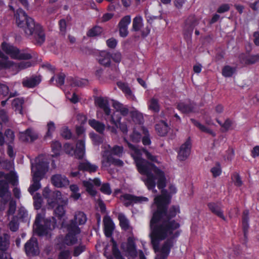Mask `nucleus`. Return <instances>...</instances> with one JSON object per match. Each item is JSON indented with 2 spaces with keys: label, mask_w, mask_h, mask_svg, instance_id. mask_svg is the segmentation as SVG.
I'll return each mask as SVG.
<instances>
[{
  "label": "nucleus",
  "mask_w": 259,
  "mask_h": 259,
  "mask_svg": "<svg viewBox=\"0 0 259 259\" xmlns=\"http://www.w3.org/2000/svg\"><path fill=\"white\" fill-rule=\"evenodd\" d=\"M102 32V28L100 27L97 26L90 29L88 32V35L91 37H94L99 35Z\"/></svg>",
  "instance_id": "obj_48"
},
{
  "label": "nucleus",
  "mask_w": 259,
  "mask_h": 259,
  "mask_svg": "<svg viewBox=\"0 0 259 259\" xmlns=\"http://www.w3.org/2000/svg\"><path fill=\"white\" fill-rule=\"evenodd\" d=\"M248 211H245L243 212V215L242 218V225L243 228L244 233V236H246L249 225L248 224Z\"/></svg>",
  "instance_id": "obj_43"
},
{
  "label": "nucleus",
  "mask_w": 259,
  "mask_h": 259,
  "mask_svg": "<svg viewBox=\"0 0 259 259\" xmlns=\"http://www.w3.org/2000/svg\"><path fill=\"white\" fill-rule=\"evenodd\" d=\"M10 229L13 232L17 230L18 229V223L17 218L16 217H13L12 220L9 224Z\"/></svg>",
  "instance_id": "obj_49"
},
{
  "label": "nucleus",
  "mask_w": 259,
  "mask_h": 259,
  "mask_svg": "<svg viewBox=\"0 0 259 259\" xmlns=\"http://www.w3.org/2000/svg\"><path fill=\"white\" fill-rule=\"evenodd\" d=\"M127 143L138 171L144 176L142 178V180L148 189L152 190L154 193H156V184L159 189H163L166 186V178L164 172L141 156L142 153H144L147 158L152 162L157 161L156 157L144 149L140 150L131 143Z\"/></svg>",
  "instance_id": "obj_2"
},
{
  "label": "nucleus",
  "mask_w": 259,
  "mask_h": 259,
  "mask_svg": "<svg viewBox=\"0 0 259 259\" xmlns=\"http://www.w3.org/2000/svg\"><path fill=\"white\" fill-rule=\"evenodd\" d=\"M18 179L16 174L11 171L8 174L0 172V197L7 196L10 197V193L9 191L8 182L15 185L17 183Z\"/></svg>",
  "instance_id": "obj_8"
},
{
  "label": "nucleus",
  "mask_w": 259,
  "mask_h": 259,
  "mask_svg": "<svg viewBox=\"0 0 259 259\" xmlns=\"http://www.w3.org/2000/svg\"><path fill=\"white\" fill-rule=\"evenodd\" d=\"M40 78L39 76H35L29 78L24 79L22 84L27 88H33L37 85L40 82Z\"/></svg>",
  "instance_id": "obj_31"
},
{
  "label": "nucleus",
  "mask_w": 259,
  "mask_h": 259,
  "mask_svg": "<svg viewBox=\"0 0 259 259\" xmlns=\"http://www.w3.org/2000/svg\"><path fill=\"white\" fill-rule=\"evenodd\" d=\"M243 55L240 56V59L242 63L246 64H252L256 63L259 61V55H254L248 56L244 59L242 58Z\"/></svg>",
  "instance_id": "obj_37"
},
{
  "label": "nucleus",
  "mask_w": 259,
  "mask_h": 259,
  "mask_svg": "<svg viewBox=\"0 0 259 259\" xmlns=\"http://www.w3.org/2000/svg\"><path fill=\"white\" fill-rule=\"evenodd\" d=\"M61 135L66 139H70L71 137V133L67 127L63 128Z\"/></svg>",
  "instance_id": "obj_58"
},
{
  "label": "nucleus",
  "mask_w": 259,
  "mask_h": 259,
  "mask_svg": "<svg viewBox=\"0 0 259 259\" xmlns=\"http://www.w3.org/2000/svg\"><path fill=\"white\" fill-rule=\"evenodd\" d=\"M106 44L109 48L114 49L117 45V41L114 38H111L107 40Z\"/></svg>",
  "instance_id": "obj_57"
},
{
  "label": "nucleus",
  "mask_w": 259,
  "mask_h": 259,
  "mask_svg": "<svg viewBox=\"0 0 259 259\" xmlns=\"http://www.w3.org/2000/svg\"><path fill=\"white\" fill-rule=\"evenodd\" d=\"M131 138L134 142H138L140 141L141 135L139 133L134 131L131 136Z\"/></svg>",
  "instance_id": "obj_63"
},
{
  "label": "nucleus",
  "mask_w": 259,
  "mask_h": 259,
  "mask_svg": "<svg viewBox=\"0 0 259 259\" xmlns=\"http://www.w3.org/2000/svg\"><path fill=\"white\" fill-rule=\"evenodd\" d=\"M47 132L45 136V138L50 139L52 136L53 133L55 132L56 129L55 124L53 121H50L47 124Z\"/></svg>",
  "instance_id": "obj_39"
},
{
  "label": "nucleus",
  "mask_w": 259,
  "mask_h": 259,
  "mask_svg": "<svg viewBox=\"0 0 259 259\" xmlns=\"http://www.w3.org/2000/svg\"><path fill=\"white\" fill-rule=\"evenodd\" d=\"M19 138L22 141H32L37 139V135L34 131L28 128L25 132L20 133Z\"/></svg>",
  "instance_id": "obj_23"
},
{
  "label": "nucleus",
  "mask_w": 259,
  "mask_h": 259,
  "mask_svg": "<svg viewBox=\"0 0 259 259\" xmlns=\"http://www.w3.org/2000/svg\"><path fill=\"white\" fill-rule=\"evenodd\" d=\"M144 26L143 19L141 16L137 15L133 20L132 29L134 31H140L143 36H146L150 32L148 27L143 28Z\"/></svg>",
  "instance_id": "obj_13"
},
{
  "label": "nucleus",
  "mask_w": 259,
  "mask_h": 259,
  "mask_svg": "<svg viewBox=\"0 0 259 259\" xmlns=\"http://www.w3.org/2000/svg\"><path fill=\"white\" fill-rule=\"evenodd\" d=\"M104 225L105 234L107 237H110L112 234V232L114 229V225L109 217H106L103 220Z\"/></svg>",
  "instance_id": "obj_25"
},
{
  "label": "nucleus",
  "mask_w": 259,
  "mask_h": 259,
  "mask_svg": "<svg viewBox=\"0 0 259 259\" xmlns=\"http://www.w3.org/2000/svg\"><path fill=\"white\" fill-rule=\"evenodd\" d=\"M2 48L3 51L12 59L27 60L32 57L30 54L19 51L17 48L5 42L2 43Z\"/></svg>",
  "instance_id": "obj_10"
},
{
  "label": "nucleus",
  "mask_w": 259,
  "mask_h": 259,
  "mask_svg": "<svg viewBox=\"0 0 259 259\" xmlns=\"http://www.w3.org/2000/svg\"><path fill=\"white\" fill-rule=\"evenodd\" d=\"M89 123L94 129L100 133H103L105 128L104 123L94 119L90 120Z\"/></svg>",
  "instance_id": "obj_33"
},
{
  "label": "nucleus",
  "mask_w": 259,
  "mask_h": 259,
  "mask_svg": "<svg viewBox=\"0 0 259 259\" xmlns=\"http://www.w3.org/2000/svg\"><path fill=\"white\" fill-rule=\"evenodd\" d=\"M177 108L183 113H189L195 112V105L192 103L186 104L185 103H181L178 105Z\"/></svg>",
  "instance_id": "obj_30"
},
{
  "label": "nucleus",
  "mask_w": 259,
  "mask_h": 259,
  "mask_svg": "<svg viewBox=\"0 0 259 259\" xmlns=\"http://www.w3.org/2000/svg\"><path fill=\"white\" fill-rule=\"evenodd\" d=\"M250 8L254 11H257L259 10V0L249 4Z\"/></svg>",
  "instance_id": "obj_64"
},
{
  "label": "nucleus",
  "mask_w": 259,
  "mask_h": 259,
  "mask_svg": "<svg viewBox=\"0 0 259 259\" xmlns=\"http://www.w3.org/2000/svg\"><path fill=\"white\" fill-rule=\"evenodd\" d=\"M60 33L63 36H65L66 32V22L64 19L60 20L59 23Z\"/></svg>",
  "instance_id": "obj_50"
},
{
  "label": "nucleus",
  "mask_w": 259,
  "mask_h": 259,
  "mask_svg": "<svg viewBox=\"0 0 259 259\" xmlns=\"http://www.w3.org/2000/svg\"><path fill=\"white\" fill-rule=\"evenodd\" d=\"M66 98L72 103H76L78 102L77 96L73 93L72 94L69 93L66 94Z\"/></svg>",
  "instance_id": "obj_55"
},
{
  "label": "nucleus",
  "mask_w": 259,
  "mask_h": 259,
  "mask_svg": "<svg viewBox=\"0 0 259 259\" xmlns=\"http://www.w3.org/2000/svg\"><path fill=\"white\" fill-rule=\"evenodd\" d=\"M156 130L159 135L165 136L168 132V127L167 124L163 121H160L156 125Z\"/></svg>",
  "instance_id": "obj_34"
},
{
  "label": "nucleus",
  "mask_w": 259,
  "mask_h": 259,
  "mask_svg": "<svg viewBox=\"0 0 259 259\" xmlns=\"http://www.w3.org/2000/svg\"><path fill=\"white\" fill-rule=\"evenodd\" d=\"M24 100L22 98H16L12 103V106L16 111L20 114H22V105Z\"/></svg>",
  "instance_id": "obj_38"
},
{
  "label": "nucleus",
  "mask_w": 259,
  "mask_h": 259,
  "mask_svg": "<svg viewBox=\"0 0 259 259\" xmlns=\"http://www.w3.org/2000/svg\"><path fill=\"white\" fill-rule=\"evenodd\" d=\"M15 17L17 26L22 29L26 36L33 39L39 45L45 42L46 37L42 27L32 18L28 17L23 10L18 9Z\"/></svg>",
  "instance_id": "obj_3"
},
{
  "label": "nucleus",
  "mask_w": 259,
  "mask_h": 259,
  "mask_svg": "<svg viewBox=\"0 0 259 259\" xmlns=\"http://www.w3.org/2000/svg\"><path fill=\"white\" fill-rule=\"evenodd\" d=\"M85 246L84 245H81L79 246L75 247L74 250L73 254L74 256L79 255L84 250Z\"/></svg>",
  "instance_id": "obj_60"
},
{
  "label": "nucleus",
  "mask_w": 259,
  "mask_h": 259,
  "mask_svg": "<svg viewBox=\"0 0 259 259\" xmlns=\"http://www.w3.org/2000/svg\"><path fill=\"white\" fill-rule=\"evenodd\" d=\"M88 84V80L84 79H74L71 83V85L73 87H83Z\"/></svg>",
  "instance_id": "obj_46"
},
{
  "label": "nucleus",
  "mask_w": 259,
  "mask_h": 259,
  "mask_svg": "<svg viewBox=\"0 0 259 259\" xmlns=\"http://www.w3.org/2000/svg\"><path fill=\"white\" fill-rule=\"evenodd\" d=\"M78 168L79 170L93 172L97 170L98 166L96 165L91 163L89 161H84L80 163L78 165Z\"/></svg>",
  "instance_id": "obj_28"
},
{
  "label": "nucleus",
  "mask_w": 259,
  "mask_h": 259,
  "mask_svg": "<svg viewBox=\"0 0 259 259\" xmlns=\"http://www.w3.org/2000/svg\"><path fill=\"white\" fill-rule=\"evenodd\" d=\"M171 197L165 190H162L161 194L154 198L152 205L153 212L151 220L150 237L153 248L157 253L155 259H165L168 255L175 239L180 232V224L171 219L179 212V207L172 206L167 211Z\"/></svg>",
  "instance_id": "obj_1"
},
{
  "label": "nucleus",
  "mask_w": 259,
  "mask_h": 259,
  "mask_svg": "<svg viewBox=\"0 0 259 259\" xmlns=\"http://www.w3.org/2000/svg\"><path fill=\"white\" fill-rule=\"evenodd\" d=\"M198 24V21L193 15L188 16L185 20L183 33L187 36H190L193 32L194 27Z\"/></svg>",
  "instance_id": "obj_16"
},
{
  "label": "nucleus",
  "mask_w": 259,
  "mask_h": 259,
  "mask_svg": "<svg viewBox=\"0 0 259 259\" xmlns=\"http://www.w3.org/2000/svg\"><path fill=\"white\" fill-rule=\"evenodd\" d=\"M130 115L136 122H141L143 119L142 114L135 109L130 111Z\"/></svg>",
  "instance_id": "obj_42"
},
{
  "label": "nucleus",
  "mask_w": 259,
  "mask_h": 259,
  "mask_svg": "<svg viewBox=\"0 0 259 259\" xmlns=\"http://www.w3.org/2000/svg\"><path fill=\"white\" fill-rule=\"evenodd\" d=\"M61 148V144L58 141H54L52 144V148L55 154H57Z\"/></svg>",
  "instance_id": "obj_53"
},
{
  "label": "nucleus",
  "mask_w": 259,
  "mask_h": 259,
  "mask_svg": "<svg viewBox=\"0 0 259 259\" xmlns=\"http://www.w3.org/2000/svg\"><path fill=\"white\" fill-rule=\"evenodd\" d=\"M65 75L63 73L59 74L56 79V83L58 85H62L64 83Z\"/></svg>",
  "instance_id": "obj_61"
},
{
  "label": "nucleus",
  "mask_w": 259,
  "mask_h": 259,
  "mask_svg": "<svg viewBox=\"0 0 259 259\" xmlns=\"http://www.w3.org/2000/svg\"><path fill=\"white\" fill-rule=\"evenodd\" d=\"M126 251L127 253L131 256H136L137 251L135 248V244L132 238H129L127 244Z\"/></svg>",
  "instance_id": "obj_36"
},
{
  "label": "nucleus",
  "mask_w": 259,
  "mask_h": 259,
  "mask_svg": "<svg viewBox=\"0 0 259 259\" xmlns=\"http://www.w3.org/2000/svg\"><path fill=\"white\" fill-rule=\"evenodd\" d=\"M112 106L116 111L111 116L110 122L114 124L115 126H117L118 123L121 119L119 114L122 116H126L129 111L126 106L116 101H113Z\"/></svg>",
  "instance_id": "obj_11"
},
{
  "label": "nucleus",
  "mask_w": 259,
  "mask_h": 259,
  "mask_svg": "<svg viewBox=\"0 0 259 259\" xmlns=\"http://www.w3.org/2000/svg\"><path fill=\"white\" fill-rule=\"evenodd\" d=\"M2 200L0 202V210H4L6 208V200L9 201L8 209L7 215L8 217L10 215H13L16 209V203L15 200L11 199V196L8 198L7 196L1 197Z\"/></svg>",
  "instance_id": "obj_17"
},
{
  "label": "nucleus",
  "mask_w": 259,
  "mask_h": 259,
  "mask_svg": "<svg viewBox=\"0 0 259 259\" xmlns=\"http://www.w3.org/2000/svg\"><path fill=\"white\" fill-rule=\"evenodd\" d=\"M74 221L67 226L68 233L65 238V243L67 245H73L77 241L75 236L76 234L80 233V229L77 226V225H83L87 221V217L82 211L76 212L74 215Z\"/></svg>",
  "instance_id": "obj_6"
},
{
  "label": "nucleus",
  "mask_w": 259,
  "mask_h": 259,
  "mask_svg": "<svg viewBox=\"0 0 259 259\" xmlns=\"http://www.w3.org/2000/svg\"><path fill=\"white\" fill-rule=\"evenodd\" d=\"M43 217L40 214H37L33 229L35 232L39 236H44L49 234L55 228V223L49 220L42 222Z\"/></svg>",
  "instance_id": "obj_9"
},
{
  "label": "nucleus",
  "mask_w": 259,
  "mask_h": 259,
  "mask_svg": "<svg viewBox=\"0 0 259 259\" xmlns=\"http://www.w3.org/2000/svg\"><path fill=\"white\" fill-rule=\"evenodd\" d=\"M96 102L97 104L103 110L104 113L109 115L110 113V109L109 108V103L107 99L103 98H98Z\"/></svg>",
  "instance_id": "obj_27"
},
{
  "label": "nucleus",
  "mask_w": 259,
  "mask_h": 259,
  "mask_svg": "<svg viewBox=\"0 0 259 259\" xmlns=\"http://www.w3.org/2000/svg\"><path fill=\"white\" fill-rule=\"evenodd\" d=\"M143 134L145 135V136L143 138V139H142L143 144L144 145H149L151 143V141L148 136V132L145 129H143Z\"/></svg>",
  "instance_id": "obj_56"
},
{
  "label": "nucleus",
  "mask_w": 259,
  "mask_h": 259,
  "mask_svg": "<svg viewBox=\"0 0 259 259\" xmlns=\"http://www.w3.org/2000/svg\"><path fill=\"white\" fill-rule=\"evenodd\" d=\"M25 250L28 255H33L38 254L39 248L36 239L32 238L27 241L25 245Z\"/></svg>",
  "instance_id": "obj_20"
},
{
  "label": "nucleus",
  "mask_w": 259,
  "mask_h": 259,
  "mask_svg": "<svg viewBox=\"0 0 259 259\" xmlns=\"http://www.w3.org/2000/svg\"><path fill=\"white\" fill-rule=\"evenodd\" d=\"M192 143L190 138L181 145L178 151L177 158L179 160L183 161L186 160L191 153Z\"/></svg>",
  "instance_id": "obj_14"
},
{
  "label": "nucleus",
  "mask_w": 259,
  "mask_h": 259,
  "mask_svg": "<svg viewBox=\"0 0 259 259\" xmlns=\"http://www.w3.org/2000/svg\"><path fill=\"white\" fill-rule=\"evenodd\" d=\"M52 184L57 188H65L69 185V181L67 178L62 175L56 174L51 178Z\"/></svg>",
  "instance_id": "obj_19"
},
{
  "label": "nucleus",
  "mask_w": 259,
  "mask_h": 259,
  "mask_svg": "<svg viewBox=\"0 0 259 259\" xmlns=\"http://www.w3.org/2000/svg\"><path fill=\"white\" fill-rule=\"evenodd\" d=\"M35 162V163H32L31 166L33 183L28 189L29 192L31 194L41 187L39 181L49 168L48 162L42 161L40 157L36 158Z\"/></svg>",
  "instance_id": "obj_5"
},
{
  "label": "nucleus",
  "mask_w": 259,
  "mask_h": 259,
  "mask_svg": "<svg viewBox=\"0 0 259 259\" xmlns=\"http://www.w3.org/2000/svg\"><path fill=\"white\" fill-rule=\"evenodd\" d=\"M121 201L128 206L135 203H143L148 201V198L143 196H136L131 194H124L121 196Z\"/></svg>",
  "instance_id": "obj_15"
},
{
  "label": "nucleus",
  "mask_w": 259,
  "mask_h": 259,
  "mask_svg": "<svg viewBox=\"0 0 259 259\" xmlns=\"http://www.w3.org/2000/svg\"><path fill=\"white\" fill-rule=\"evenodd\" d=\"M0 70L3 68H7L11 67L13 63L8 60L7 56L0 51Z\"/></svg>",
  "instance_id": "obj_32"
},
{
  "label": "nucleus",
  "mask_w": 259,
  "mask_h": 259,
  "mask_svg": "<svg viewBox=\"0 0 259 259\" xmlns=\"http://www.w3.org/2000/svg\"><path fill=\"white\" fill-rule=\"evenodd\" d=\"M100 190L102 192L107 195H109L111 193V189L108 183L103 184L101 187Z\"/></svg>",
  "instance_id": "obj_54"
},
{
  "label": "nucleus",
  "mask_w": 259,
  "mask_h": 259,
  "mask_svg": "<svg viewBox=\"0 0 259 259\" xmlns=\"http://www.w3.org/2000/svg\"><path fill=\"white\" fill-rule=\"evenodd\" d=\"M34 205L36 209H39L42 204V199L39 194L36 193L33 196Z\"/></svg>",
  "instance_id": "obj_44"
},
{
  "label": "nucleus",
  "mask_w": 259,
  "mask_h": 259,
  "mask_svg": "<svg viewBox=\"0 0 259 259\" xmlns=\"http://www.w3.org/2000/svg\"><path fill=\"white\" fill-rule=\"evenodd\" d=\"M131 22V17L130 15L123 17L119 22L118 27L119 35L121 37H125L128 34V26Z\"/></svg>",
  "instance_id": "obj_18"
},
{
  "label": "nucleus",
  "mask_w": 259,
  "mask_h": 259,
  "mask_svg": "<svg viewBox=\"0 0 259 259\" xmlns=\"http://www.w3.org/2000/svg\"><path fill=\"white\" fill-rule=\"evenodd\" d=\"M233 181L236 186L239 187L242 185V182L240 176L237 174H234L233 176Z\"/></svg>",
  "instance_id": "obj_62"
},
{
  "label": "nucleus",
  "mask_w": 259,
  "mask_h": 259,
  "mask_svg": "<svg viewBox=\"0 0 259 259\" xmlns=\"http://www.w3.org/2000/svg\"><path fill=\"white\" fill-rule=\"evenodd\" d=\"M102 165L104 167L108 168L111 165L117 166H122L123 164L122 161L119 159L115 158L112 155L120 157L123 152V148L122 146H115L111 147L109 145H104L103 147Z\"/></svg>",
  "instance_id": "obj_4"
},
{
  "label": "nucleus",
  "mask_w": 259,
  "mask_h": 259,
  "mask_svg": "<svg viewBox=\"0 0 259 259\" xmlns=\"http://www.w3.org/2000/svg\"><path fill=\"white\" fill-rule=\"evenodd\" d=\"M118 218L121 228L125 230H127L130 228V223L125 216L122 213H119Z\"/></svg>",
  "instance_id": "obj_40"
},
{
  "label": "nucleus",
  "mask_w": 259,
  "mask_h": 259,
  "mask_svg": "<svg viewBox=\"0 0 259 259\" xmlns=\"http://www.w3.org/2000/svg\"><path fill=\"white\" fill-rule=\"evenodd\" d=\"M117 85L124 93L127 99L133 100L135 99V97L127 84L122 82H119L117 83Z\"/></svg>",
  "instance_id": "obj_26"
},
{
  "label": "nucleus",
  "mask_w": 259,
  "mask_h": 259,
  "mask_svg": "<svg viewBox=\"0 0 259 259\" xmlns=\"http://www.w3.org/2000/svg\"><path fill=\"white\" fill-rule=\"evenodd\" d=\"M93 184L96 186H99L101 184V181L99 179L96 178L83 182V186L85 187L87 191L92 196H95L97 193L96 191L93 188Z\"/></svg>",
  "instance_id": "obj_21"
},
{
  "label": "nucleus",
  "mask_w": 259,
  "mask_h": 259,
  "mask_svg": "<svg viewBox=\"0 0 259 259\" xmlns=\"http://www.w3.org/2000/svg\"><path fill=\"white\" fill-rule=\"evenodd\" d=\"M191 121L194 124V125L198 127L201 132L209 134L212 136H215V133L211 129L202 124L198 121L192 118L191 119Z\"/></svg>",
  "instance_id": "obj_35"
},
{
  "label": "nucleus",
  "mask_w": 259,
  "mask_h": 259,
  "mask_svg": "<svg viewBox=\"0 0 259 259\" xmlns=\"http://www.w3.org/2000/svg\"><path fill=\"white\" fill-rule=\"evenodd\" d=\"M235 71V68L232 67L230 66H226L223 69L222 74L226 77H229L232 76Z\"/></svg>",
  "instance_id": "obj_41"
},
{
  "label": "nucleus",
  "mask_w": 259,
  "mask_h": 259,
  "mask_svg": "<svg viewBox=\"0 0 259 259\" xmlns=\"http://www.w3.org/2000/svg\"><path fill=\"white\" fill-rule=\"evenodd\" d=\"M217 121L223 127L226 131L228 130L232 124V121L229 119H227L225 120V122L223 124L222 122L217 119Z\"/></svg>",
  "instance_id": "obj_52"
},
{
  "label": "nucleus",
  "mask_w": 259,
  "mask_h": 259,
  "mask_svg": "<svg viewBox=\"0 0 259 259\" xmlns=\"http://www.w3.org/2000/svg\"><path fill=\"white\" fill-rule=\"evenodd\" d=\"M148 109L153 112L158 113L160 111V105L159 100L156 96L149 99L147 102Z\"/></svg>",
  "instance_id": "obj_24"
},
{
  "label": "nucleus",
  "mask_w": 259,
  "mask_h": 259,
  "mask_svg": "<svg viewBox=\"0 0 259 259\" xmlns=\"http://www.w3.org/2000/svg\"><path fill=\"white\" fill-rule=\"evenodd\" d=\"M208 206L212 212L220 218H222L224 220H225V218L221 209V206L220 204H216L214 203H209L208 204Z\"/></svg>",
  "instance_id": "obj_29"
},
{
  "label": "nucleus",
  "mask_w": 259,
  "mask_h": 259,
  "mask_svg": "<svg viewBox=\"0 0 259 259\" xmlns=\"http://www.w3.org/2000/svg\"><path fill=\"white\" fill-rule=\"evenodd\" d=\"M111 58L114 62L119 63L121 59V55L119 52H115L111 54Z\"/></svg>",
  "instance_id": "obj_59"
},
{
  "label": "nucleus",
  "mask_w": 259,
  "mask_h": 259,
  "mask_svg": "<svg viewBox=\"0 0 259 259\" xmlns=\"http://www.w3.org/2000/svg\"><path fill=\"white\" fill-rule=\"evenodd\" d=\"M64 204L59 205L54 210L55 214L59 218L63 217L65 213Z\"/></svg>",
  "instance_id": "obj_47"
},
{
  "label": "nucleus",
  "mask_w": 259,
  "mask_h": 259,
  "mask_svg": "<svg viewBox=\"0 0 259 259\" xmlns=\"http://www.w3.org/2000/svg\"><path fill=\"white\" fill-rule=\"evenodd\" d=\"M9 245V236L7 234L4 235V239L3 240V238L0 237V250H5Z\"/></svg>",
  "instance_id": "obj_45"
},
{
  "label": "nucleus",
  "mask_w": 259,
  "mask_h": 259,
  "mask_svg": "<svg viewBox=\"0 0 259 259\" xmlns=\"http://www.w3.org/2000/svg\"><path fill=\"white\" fill-rule=\"evenodd\" d=\"M111 54L106 51L99 53L98 60L99 63L105 67H109L111 62Z\"/></svg>",
  "instance_id": "obj_22"
},
{
  "label": "nucleus",
  "mask_w": 259,
  "mask_h": 259,
  "mask_svg": "<svg viewBox=\"0 0 259 259\" xmlns=\"http://www.w3.org/2000/svg\"><path fill=\"white\" fill-rule=\"evenodd\" d=\"M211 172L214 177H217L220 176L222 172L220 165L219 163H217L214 166L211 168Z\"/></svg>",
  "instance_id": "obj_51"
},
{
  "label": "nucleus",
  "mask_w": 259,
  "mask_h": 259,
  "mask_svg": "<svg viewBox=\"0 0 259 259\" xmlns=\"http://www.w3.org/2000/svg\"><path fill=\"white\" fill-rule=\"evenodd\" d=\"M42 195L47 199L49 208H53L57 204V201H60L64 205L68 203L67 198L63 197L61 192L58 190L52 192L48 187H45L43 190Z\"/></svg>",
  "instance_id": "obj_7"
},
{
  "label": "nucleus",
  "mask_w": 259,
  "mask_h": 259,
  "mask_svg": "<svg viewBox=\"0 0 259 259\" xmlns=\"http://www.w3.org/2000/svg\"><path fill=\"white\" fill-rule=\"evenodd\" d=\"M64 150L69 154H74L75 157L78 159L83 157L85 154V141L82 139L77 141L76 149L74 151L72 145L68 143L64 145Z\"/></svg>",
  "instance_id": "obj_12"
}]
</instances>
